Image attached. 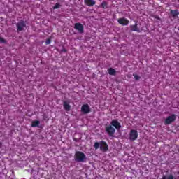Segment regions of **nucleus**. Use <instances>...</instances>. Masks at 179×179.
I'll list each match as a JSON object with an SVG mask.
<instances>
[{"label":"nucleus","instance_id":"obj_1","mask_svg":"<svg viewBox=\"0 0 179 179\" xmlns=\"http://www.w3.org/2000/svg\"><path fill=\"white\" fill-rule=\"evenodd\" d=\"M94 148L96 150L99 148L100 150H101V152H104L105 153L106 152L108 151V144H107V143H106V141H101L100 143L99 142L94 143Z\"/></svg>","mask_w":179,"mask_h":179},{"label":"nucleus","instance_id":"obj_2","mask_svg":"<svg viewBox=\"0 0 179 179\" xmlns=\"http://www.w3.org/2000/svg\"><path fill=\"white\" fill-rule=\"evenodd\" d=\"M74 159L78 163H85L86 162L87 157H86V155L83 153L82 151H76L74 155Z\"/></svg>","mask_w":179,"mask_h":179},{"label":"nucleus","instance_id":"obj_3","mask_svg":"<svg viewBox=\"0 0 179 179\" xmlns=\"http://www.w3.org/2000/svg\"><path fill=\"white\" fill-rule=\"evenodd\" d=\"M129 141H136L138 139V131L135 129H131L129 134Z\"/></svg>","mask_w":179,"mask_h":179},{"label":"nucleus","instance_id":"obj_4","mask_svg":"<svg viewBox=\"0 0 179 179\" xmlns=\"http://www.w3.org/2000/svg\"><path fill=\"white\" fill-rule=\"evenodd\" d=\"M176 120H177V117L176 116L175 114H172L171 115L168 116L166 117V119L164 121V124L170 125V124H171V122H174V121H176Z\"/></svg>","mask_w":179,"mask_h":179},{"label":"nucleus","instance_id":"obj_5","mask_svg":"<svg viewBox=\"0 0 179 179\" xmlns=\"http://www.w3.org/2000/svg\"><path fill=\"white\" fill-rule=\"evenodd\" d=\"M106 132L108 134V136L114 138V134H115V129L113 126H107L106 127Z\"/></svg>","mask_w":179,"mask_h":179},{"label":"nucleus","instance_id":"obj_6","mask_svg":"<svg viewBox=\"0 0 179 179\" xmlns=\"http://www.w3.org/2000/svg\"><path fill=\"white\" fill-rule=\"evenodd\" d=\"M17 31H23V29L26 27V21L21 20L16 24Z\"/></svg>","mask_w":179,"mask_h":179},{"label":"nucleus","instance_id":"obj_7","mask_svg":"<svg viewBox=\"0 0 179 179\" xmlns=\"http://www.w3.org/2000/svg\"><path fill=\"white\" fill-rule=\"evenodd\" d=\"M81 113L83 114H89L90 113V106H89V104H83L81 107Z\"/></svg>","mask_w":179,"mask_h":179},{"label":"nucleus","instance_id":"obj_8","mask_svg":"<svg viewBox=\"0 0 179 179\" xmlns=\"http://www.w3.org/2000/svg\"><path fill=\"white\" fill-rule=\"evenodd\" d=\"M74 29L78 30L79 33L82 34L85 31L83 25L81 24L80 22H77L74 24Z\"/></svg>","mask_w":179,"mask_h":179},{"label":"nucleus","instance_id":"obj_9","mask_svg":"<svg viewBox=\"0 0 179 179\" xmlns=\"http://www.w3.org/2000/svg\"><path fill=\"white\" fill-rule=\"evenodd\" d=\"M110 125L112 127H114L117 131L118 129H121V123H120V122L116 120H112L110 122Z\"/></svg>","mask_w":179,"mask_h":179},{"label":"nucleus","instance_id":"obj_10","mask_svg":"<svg viewBox=\"0 0 179 179\" xmlns=\"http://www.w3.org/2000/svg\"><path fill=\"white\" fill-rule=\"evenodd\" d=\"M117 22L119 24H121L122 26H128L129 24V20H128L127 18H119L117 20Z\"/></svg>","mask_w":179,"mask_h":179},{"label":"nucleus","instance_id":"obj_11","mask_svg":"<svg viewBox=\"0 0 179 179\" xmlns=\"http://www.w3.org/2000/svg\"><path fill=\"white\" fill-rule=\"evenodd\" d=\"M84 3L87 6H94V5H96V1L94 0H84Z\"/></svg>","mask_w":179,"mask_h":179},{"label":"nucleus","instance_id":"obj_12","mask_svg":"<svg viewBox=\"0 0 179 179\" xmlns=\"http://www.w3.org/2000/svg\"><path fill=\"white\" fill-rule=\"evenodd\" d=\"M130 29L131 30V31H137V33H139L141 31L139 28H138V24L137 23H136L134 25H131L130 26Z\"/></svg>","mask_w":179,"mask_h":179},{"label":"nucleus","instance_id":"obj_13","mask_svg":"<svg viewBox=\"0 0 179 179\" xmlns=\"http://www.w3.org/2000/svg\"><path fill=\"white\" fill-rule=\"evenodd\" d=\"M63 107L66 111H71V105H69V103H68V102L64 101Z\"/></svg>","mask_w":179,"mask_h":179},{"label":"nucleus","instance_id":"obj_14","mask_svg":"<svg viewBox=\"0 0 179 179\" xmlns=\"http://www.w3.org/2000/svg\"><path fill=\"white\" fill-rule=\"evenodd\" d=\"M170 14L173 17H176L179 15L178 10H170Z\"/></svg>","mask_w":179,"mask_h":179},{"label":"nucleus","instance_id":"obj_15","mask_svg":"<svg viewBox=\"0 0 179 179\" xmlns=\"http://www.w3.org/2000/svg\"><path fill=\"white\" fill-rule=\"evenodd\" d=\"M108 73H109V75H112L113 76H115L117 71L115 69L110 67L108 69Z\"/></svg>","mask_w":179,"mask_h":179},{"label":"nucleus","instance_id":"obj_16","mask_svg":"<svg viewBox=\"0 0 179 179\" xmlns=\"http://www.w3.org/2000/svg\"><path fill=\"white\" fill-rule=\"evenodd\" d=\"M38 125H40V121L35 120L31 122V127H32L33 128H36L38 127Z\"/></svg>","mask_w":179,"mask_h":179},{"label":"nucleus","instance_id":"obj_17","mask_svg":"<svg viewBox=\"0 0 179 179\" xmlns=\"http://www.w3.org/2000/svg\"><path fill=\"white\" fill-rule=\"evenodd\" d=\"M101 6L103 8V9H107V8H108V4L106 3V1H103Z\"/></svg>","mask_w":179,"mask_h":179},{"label":"nucleus","instance_id":"obj_18","mask_svg":"<svg viewBox=\"0 0 179 179\" xmlns=\"http://www.w3.org/2000/svg\"><path fill=\"white\" fill-rule=\"evenodd\" d=\"M59 8H61V4L59 3H56L53 6V9H59Z\"/></svg>","mask_w":179,"mask_h":179},{"label":"nucleus","instance_id":"obj_19","mask_svg":"<svg viewBox=\"0 0 179 179\" xmlns=\"http://www.w3.org/2000/svg\"><path fill=\"white\" fill-rule=\"evenodd\" d=\"M133 76L134 77V79L136 80H139L141 79V76L136 75V74H134Z\"/></svg>","mask_w":179,"mask_h":179},{"label":"nucleus","instance_id":"obj_20","mask_svg":"<svg viewBox=\"0 0 179 179\" xmlns=\"http://www.w3.org/2000/svg\"><path fill=\"white\" fill-rule=\"evenodd\" d=\"M49 44H51V38H48L45 41V45H48Z\"/></svg>","mask_w":179,"mask_h":179},{"label":"nucleus","instance_id":"obj_21","mask_svg":"<svg viewBox=\"0 0 179 179\" xmlns=\"http://www.w3.org/2000/svg\"><path fill=\"white\" fill-rule=\"evenodd\" d=\"M0 43H2L3 44H5L6 43V40H5L2 37H0Z\"/></svg>","mask_w":179,"mask_h":179},{"label":"nucleus","instance_id":"obj_22","mask_svg":"<svg viewBox=\"0 0 179 179\" xmlns=\"http://www.w3.org/2000/svg\"><path fill=\"white\" fill-rule=\"evenodd\" d=\"M62 51H64V52H66V50L64 49Z\"/></svg>","mask_w":179,"mask_h":179},{"label":"nucleus","instance_id":"obj_23","mask_svg":"<svg viewBox=\"0 0 179 179\" xmlns=\"http://www.w3.org/2000/svg\"><path fill=\"white\" fill-rule=\"evenodd\" d=\"M0 147H1V143H0Z\"/></svg>","mask_w":179,"mask_h":179}]
</instances>
